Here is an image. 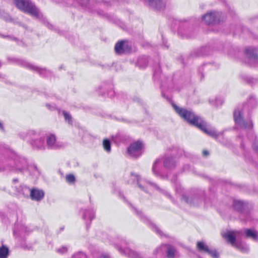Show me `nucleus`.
I'll return each instance as SVG.
<instances>
[{"mask_svg": "<svg viewBox=\"0 0 258 258\" xmlns=\"http://www.w3.org/2000/svg\"><path fill=\"white\" fill-rule=\"evenodd\" d=\"M172 106L176 112L190 124L196 126L206 134L215 139H217L219 137L220 134L217 133L214 128L207 126L206 123L202 118L196 115L191 110L179 107L174 103H172Z\"/></svg>", "mask_w": 258, "mask_h": 258, "instance_id": "f257e3e1", "label": "nucleus"}, {"mask_svg": "<svg viewBox=\"0 0 258 258\" xmlns=\"http://www.w3.org/2000/svg\"><path fill=\"white\" fill-rule=\"evenodd\" d=\"M27 161L24 157L17 156L14 161H0V171L15 170L23 171L27 169Z\"/></svg>", "mask_w": 258, "mask_h": 258, "instance_id": "f03ea898", "label": "nucleus"}, {"mask_svg": "<svg viewBox=\"0 0 258 258\" xmlns=\"http://www.w3.org/2000/svg\"><path fill=\"white\" fill-rule=\"evenodd\" d=\"M14 1L16 7L22 11L38 19H43L42 14L30 0H14Z\"/></svg>", "mask_w": 258, "mask_h": 258, "instance_id": "7ed1b4c3", "label": "nucleus"}, {"mask_svg": "<svg viewBox=\"0 0 258 258\" xmlns=\"http://www.w3.org/2000/svg\"><path fill=\"white\" fill-rule=\"evenodd\" d=\"M130 177L131 179L128 181V183L132 184L137 182L139 187L142 190L147 192V189L148 186H151L162 192L169 199H172L171 195L167 191L161 189L158 185L153 182L146 180H142L139 175L132 172L130 175Z\"/></svg>", "mask_w": 258, "mask_h": 258, "instance_id": "20e7f679", "label": "nucleus"}, {"mask_svg": "<svg viewBox=\"0 0 258 258\" xmlns=\"http://www.w3.org/2000/svg\"><path fill=\"white\" fill-rule=\"evenodd\" d=\"M24 139L29 140L30 144L34 149L44 150L46 145L45 139L43 137H39V133L34 130H29L26 133L22 135Z\"/></svg>", "mask_w": 258, "mask_h": 258, "instance_id": "39448f33", "label": "nucleus"}, {"mask_svg": "<svg viewBox=\"0 0 258 258\" xmlns=\"http://www.w3.org/2000/svg\"><path fill=\"white\" fill-rule=\"evenodd\" d=\"M234 119L235 124L240 128L244 129H251L253 124L250 120L245 121L243 117V107H238L235 109L233 113Z\"/></svg>", "mask_w": 258, "mask_h": 258, "instance_id": "423d86ee", "label": "nucleus"}, {"mask_svg": "<svg viewBox=\"0 0 258 258\" xmlns=\"http://www.w3.org/2000/svg\"><path fill=\"white\" fill-rule=\"evenodd\" d=\"M143 144L140 141L132 143L127 148V154L132 158H137L143 153Z\"/></svg>", "mask_w": 258, "mask_h": 258, "instance_id": "0eeeda50", "label": "nucleus"}, {"mask_svg": "<svg viewBox=\"0 0 258 258\" xmlns=\"http://www.w3.org/2000/svg\"><path fill=\"white\" fill-rule=\"evenodd\" d=\"M9 60L12 62H15L20 64L24 67H26L29 69L32 70L34 71L38 72L41 75H44L45 76H47V74L49 73V71H47L45 69L39 68L37 67H36L28 62H26L23 60L15 58H9Z\"/></svg>", "mask_w": 258, "mask_h": 258, "instance_id": "6e6552de", "label": "nucleus"}, {"mask_svg": "<svg viewBox=\"0 0 258 258\" xmlns=\"http://www.w3.org/2000/svg\"><path fill=\"white\" fill-rule=\"evenodd\" d=\"M247 205L245 203L239 200H234L233 203L234 209L240 213V219L247 221L249 220V213L245 211Z\"/></svg>", "mask_w": 258, "mask_h": 258, "instance_id": "1a4fd4ad", "label": "nucleus"}, {"mask_svg": "<svg viewBox=\"0 0 258 258\" xmlns=\"http://www.w3.org/2000/svg\"><path fill=\"white\" fill-rule=\"evenodd\" d=\"M182 199L190 205L197 206L202 203L203 197L201 194L197 192L186 193L182 195Z\"/></svg>", "mask_w": 258, "mask_h": 258, "instance_id": "9d476101", "label": "nucleus"}, {"mask_svg": "<svg viewBox=\"0 0 258 258\" xmlns=\"http://www.w3.org/2000/svg\"><path fill=\"white\" fill-rule=\"evenodd\" d=\"M221 13L216 11L207 13L203 16V20L207 24H215L220 21Z\"/></svg>", "mask_w": 258, "mask_h": 258, "instance_id": "9b49d317", "label": "nucleus"}, {"mask_svg": "<svg viewBox=\"0 0 258 258\" xmlns=\"http://www.w3.org/2000/svg\"><path fill=\"white\" fill-rule=\"evenodd\" d=\"M146 5L157 10H163L166 7L167 0H143Z\"/></svg>", "mask_w": 258, "mask_h": 258, "instance_id": "f8f14e48", "label": "nucleus"}, {"mask_svg": "<svg viewBox=\"0 0 258 258\" xmlns=\"http://www.w3.org/2000/svg\"><path fill=\"white\" fill-rule=\"evenodd\" d=\"M45 145L47 148L51 149H58L62 146L59 142L56 141V137L53 134L46 135Z\"/></svg>", "mask_w": 258, "mask_h": 258, "instance_id": "ddd939ff", "label": "nucleus"}, {"mask_svg": "<svg viewBox=\"0 0 258 258\" xmlns=\"http://www.w3.org/2000/svg\"><path fill=\"white\" fill-rule=\"evenodd\" d=\"M136 214L138 215L141 219L143 221H146L147 223L149 225L150 227L154 231H155L157 234L160 235V236H162L164 234L162 232V231L159 229V228H158L154 224L151 223L150 221H149L147 217L143 215L142 211H139L137 209L133 208Z\"/></svg>", "mask_w": 258, "mask_h": 258, "instance_id": "4468645a", "label": "nucleus"}, {"mask_svg": "<svg viewBox=\"0 0 258 258\" xmlns=\"http://www.w3.org/2000/svg\"><path fill=\"white\" fill-rule=\"evenodd\" d=\"M245 53L250 64L258 61V48H248L245 50Z\"/></svg>", "mask_w": 258, "mask_h": 258, "instance_id": "2eb2a0df", "label": "nucleus"}, {"mask_svg": "<svg viewBox=\"0 0 258 258\" xmlns=\"http://www.w3.org/2000/svg\"><path fill=\"white\" fill-rule=\"evenodd\" d=\"M239 233V231H227L224 233L222 236L225 239H227L232 246H234L238 242L236 241V237Z\"/></svg>", "mask_w": 258, "mask_h": 258, "instance_id": "dca6fc26", "label": "nucleus"}, {"mask_svg": "<svg viewBox=\"0 0 258 258\" xmlns=\"http://www.w3.org/2000/svg\"><path fill=\"white\" fill-rule=\"evenodd\" d=\"M176 164V161L173 157H166L163 161L164 167L168 169H173Z\"/></svg>", "mask_w": 258, "mask_h": 258, "instance_id": "f3484780", "label": "nucleus"}, {"mask_svg": "<svg viewBox=\"0 0 258 258\" xmlns=\"http://www.w3.org/2000/svg\"><path fill=\"white\" fill-rule=\"evenodd\" d=\"M161 159L160 158L157 159L154 162L152 166V172L153 174L159 177H163V174L160 170V165L161 163Z\"/></svg>", "mask_w": 258, "mask_h": 258, "instance_id": "a211bd4d", "label": "nucleus"}, {"mask_svg": "<svg viewBox=\"0 0 258 258\" xmlns=\"http://www.w3.org/2000/svg\"><path fill=\"white\" fill-rule=\"evenodd\" d=\"M44 192L41 190L33 189L30 192V197L33 200L40 201L43 198Z\"/></svg>", "mask_w": 258, "mask_h": 258, "instance_id": "6ab92c4d", "label": "nucleus"}, {"mask_svg": "<svg viewBox=\"0 0 258 258\" xmlns=\"http://www.w3.org/2000/svg\"><path fill=\"white\" fill-rule=\"evenodd\" d=\"M165 249L167 258H174L176 250L173 246L166 244Z\"/></svg>", "mask_w": 258, "mask_h": 258, "instance_id": "aec40b11", "label": "nucleus"}, {"mask_svg": "<svg viewBox=\"0 0 258 258\" xmlns=\"http://www.w3.org/2000/svg\"><path fill=\"white\" fill-rule=\"evenodd\" d=\"M82 212L84 220L88 219L91 221L95 217V212L93 210H82Z\"/></svg>", "mask_w": 258, "mask_h": 258, "instance_id": "412c9836", "label": "nucleus"}, {"mask_svg": "<svg viewBox=\"0 0 258 258\" xmlns=\"http://www.w3.org/2000/svg\"><path fill=\"white\" fill-rule=\"evenodd\" d=\"M166 244H162L157 247L153 252V254L156 257H161L165 252Z\"/></svg>", "mask_w": 258, "mask_h": 258, "instance_id": "4be33fe9", "label": "nucleus"}, {"mask_svg": "<svg viewBox=\"0 0 258 258\" xmlns=\"http://www.w3.org/2000/svg\"><path fill=\"white\" fill-rule=\"evenodd\" d=\"M244 233L246 237L251 238L254 240H256L257 239L258 235L257 232L255 230L247 229L244 230Z\"/></svg>", "mask_w": 258, "mask_h": 258, "instance_id": "5701e85b", "label": "nucleus"}, {"mask_svg": "<svg viewBox=\"0 0 258 258\" xmlns=\"http://www.w3.org/2000/svg\"><path fill=\"white\" fill-rule=\"evenodd\" d=\"M114 49L116 53L118 54H123L125 52L123 41L118 42L116 43Z\"/></svg>", "mask_w": 258, "mask_h": 258, "instance_id": "b1692460", "label": "nucleus"}, {"mask_svg": "<svg viewBox=\"0 0 258 258\" xmlns=\"http://www.w3.org/2000/svg\"><path fill=\"white\" fill-rule=\"evenodd\" d=\"M206 48L203 47L194 50L190 53V56L194 57L205 55L204 50Z\"/></svg>", "mask_w": 258, "mask_h": 258, "instance_id": "393cba45", "label": "nucleus"}, {"mask_svg": "<svg viewBox=\"0 0 258 258\" xmlns=\"http://www.w3.org/2000/svg\"><path fill=\"white\" fill-rule=\"evenodd\" d=\"M148 58L145 56H142L140 57L137 61V65L141 68H145L148 64Z\"/></svg>", "mask_w": 258, "mask_h": 258, "instance_id": "a878e982", "label": "nucleus"}, {"mask_svg": "<svg viewBox=\"0 0 258 258\" xmlns=\"http://www.w3.org/2000/svg\"><path fill=\"white\" fill-rule=\"evenodd\" d=\"M233 246L235 247L243 252H247L249 248L246 244L238 241Z\"/></svg>", "mask_w": 258, "mask_h": 258, "instance_id": "bb28decb", "label": "nucleus"}, {"mask_svg": "<svg viewBox=\"0 0 258 258\" xmlns=\"http://www.w3.org/2000/svg\"><path fill=\"white\" fill-rule=\"evenodd\" d=\"M197 246L199 251L204 252H207L209 248L207 245L202 241H198L197 244Z\"/></svg>", "mask_w": 258, "mask_h": 258, "instance_id": "cd10ccee", "label": "nucleus"}, {"mask_svg": "<svg viewBox=\"0 0 258 258\" xmlns=\"http://www.w3.org/2000/svg\"><path fill=\"white\" fill-rule=\"evenodd\" d=\"M171 181L174 184L176 192L181 194L182 192V188L179 182L177 180V177L174 176V177L171 179Z\"/></svg>", "mask_w": 258, "mask_h": 258, "instance_id": "c85d7f7f", "label": "nucleus"}, {"mask_svg": "<svg viewBox=\"0 0 258 258\" xmlns=\"http://www.w3.org/2000/svg\"><path fill=\"white\" fill-rule=\"evenodd\" d=\"M31 190L25 185H21L20 189L18 191L25 196H28L29 195H30Z\"/></svg>", "mask_w": 258, "mask_h": 258, "instance_id": "c756f323", "label": "nucleus"}, {"mask_svg": "<svg viewBox=\"0 0 258 258\" xmlns=\"http://www.w3.org/2000/svg\"><path fill=\"white\" fill-rule=\"evenodd\" d=\"M9 254V249L5 246L0 247V258H7Z\"/></svg>", "mask_w": 258, "mask_h": 258, "instance_id": "7c9ffc66", "label": "nucleus"}, {"mask_svg": "<svg viewBox=\"0 0 258 258\" xmlns=\"http://www.w3.org/2000/svg\"><path fill=\"white\" fill-rule=\"evenodd\" d=\"M103 146L104 150L107 152H110L111 151L110 142L108 139H104L103 142Z\"/></svg>", "mask_w": 258, "mask_h": 258, "instance_id": "2f4dec72", "label": "nucleus"}, {"mask_svg": "<svg viewBox=\"0 0 258 258\" xmlns=\"http://www.w3.org/2000/svg\"><path fill=\"white\" fill-rule=\"evenodd\" d=\"M124 138L123 135L120 134H118L116 135L115 137H114V143L118 144L120 142H123Z\"/></svg>", "mask_w": 258, "mask_h": 258, "instance_id": "473e14b6", "label": "nucleus"}, {"mask_svg": "<svg viewBox=\"0 0 258 258\" xmlns=\"http://www.w3.org/2000/svg\"><path fill=\"white\" fill-rule=\"evenodd\" d=\"M206 253H208L213 258H218L219 257V254L215 249H210L209 248Z\"/></svg>", "mask_w": 258, "mask_h": 258, "instance_id": "72a5a7b5", "label": "nucleus"}, {"mask_svg": "<svg viewBox=\"0 0 258 258\" xmlns=\"http://www.w3.org/2000/svg\"><path fill=\"white\" fill-rule=\"evenodd\" d=\"M256 100L254 96H250L248 100V105L251 107H253L256 105Z\"/></svg>", "mask_w": 258, "mask_h": 258, "instance_id": "f704fd0d", "label": "nucleus"}, {"mask_svg": "<svg viewBox=\"0 0 258 258\" xmlns=\"http://www.w3.org/2000/svg\"><path fill=\"white\" fill-rule=\"evenodd\" d=\"M66 179L67 181L70 183H73L75 181V177L73 174H68L66 175Z\"/></svg>", "mask_w": 258, "mask_h": 258, "instance_id": "c9c22d12", "label": "nucleus"}, {"mask_svg": "<svg viewBox=\"0 0 258 258\" xmlns=\"http://www.w3.org/2000/svg\"><path fill=\"white\" fill-rule=\"evenodd\" d=\"M63 115L64 117L66 120L68 121L69 123L72 124V120L71 115L65 111H62Z\"/></svg>", "mask_w": 258, "mask_h": 258, "instance_id": "e433bc0d", "label": "nucleus"}, {"mask_svg": "<svg viewBox=\"0 0 258 258\" xmlns=\"http://www.w3.org/2000/svg\"><path fill=\"white\" fill-rule=\"evenodd\" d=\"M73 258H87V257L84 253L79 252L73 255Z\"/></svg>", "mask_w": 258, "mask_h": 258, "instance_id": "4c0bfd02", "label": "nucleus"}, {"mask_svg": "<svg viewBox=\"0 0 258 258\" xmlns=\"http://www.w3.org/2000/svg\"><path fill=\"white\" fill-rule=\"evenodd\" d=\"M68 250V249L65 246H62V247L58 248L56 250L57 252L60 253H64L66 252Z\"/></svg>", "mask_w": 258, "mask_h": 258, "instance_id": "58836bf2", "label": "nucleus"}, {"mask_svg": "<svg viewBox=\"0 0 258 258\" xmlns=\"http://www.w3.org/2000/svg\"><path fill=\"white\" fill-rule=\"evenodd\" d=\"M118 195L119 197L122 198L125 202H126L129 205L132 206L131 203H130L128 201H127V200L125 199V197L123 196V195L121 194V193L120 191L118 192Z\"/></svg>", "mask_w": 258, "mask_h": 258, "instance_id": "ea45409f", "label": "nucleus"}, {"mask_svg": "<svg viewBox=\"0 0 258 258\" xmlns=\"http://www.w3.org/2000/svg\"><path fill=\"white\" fill-rule=\"evenodd\" d=\"M82 6H86L89 2L90 0H79Z\"/></svg>", "mask_w": 258, "mask_h": 258, "instance_id": "a19ab883", "label": "nucleus"}, {"mask_svg": "<svg viewBox=\"0 0 258 258\" xmlns=\"http://www.w3.org/2000/svg\"><path fill=\"white\" fill-rule=\"evenodd\" d=\"M203 155L204 156H207L209 155V152L207 150H204L203 151Z\"/></svg>", "mask_w": 258, "mask_h": 258, "instance_id": "79ce46f5", "label": "nucleus"}, {"mask_svg": "<svg viewBox=\"0 0 258 258\" xmlns=\"http://www.w3.org/2000/svg\"><path fill=\"white\" fill-rule=\"evenodd\" d=\"M99 258H108V256L105 255H102L100 256Z\"/></svg>", "mask_w": 258, "mask_h": 258, "instance_id": "37998d69", "label": "nucleus"}, {"mask_svg": "<svg viewBox=\"0 0 258 258\" xmlns=\"http://www.w3.org/2000/svg\"><path fill=\"white\" fill-rule=\"evenodd\" d=\"M8 37L10 38L11 39V40H14V41H16L17 40V39L16 38L11 37Z\"/></svg>", "mask_w": 258, "mask_h": 258, "instance_id": "c03bdc74", "label": "nucleus"}, {"mask_svg": "<svg viewBox=\"0 0 258 258\" xmlns=\"http://www.w3.org/2000/svg\"><path fill=\"white\" fill-rule=\"evenodd\" d=\"M216 103H217L218 104H222V102H223V101H221V102H219H219H218V99H216Z\"/></svg>", "mask_w": 258, "mask_h": 258, "instance_id": "a18cd8bd", "label": "nucleus"}, {"mask_svg": "<svg viewBox=\"0 0 258 258\" xmlns=\"http://www.w3.org/2000/svg\"><path fill=\"white\" fill-rule=\"evenodd\" d=\"M0 128L3 130V126L2 124L0 122Z\"/></svg>", "mask_w": 258, "mask_h": 258, "instance_id": "49530a36", "label": "nucleus"}, {"mask_svg": "<svg viewBox=\"0 0 258 258\" xmlns=\"http://www.w3.org/2000/svg\"><path fill=\"white\" fill-rule=\"evenodd\" d=\"M179 151H180V152L181 153V152H184V151H183L182 150H181V149H180V150H179Z\"/></svg>", "mask_w": 258, "mask_h": 258, "instance_id": "de8ad7c7", "label": "nucleus"}, {"mask_svg": "<svg viewBox=\"0 0 258 258\" xmlns=\"http://www.w3.org/2000/svg\"><path fill=\"white\" fill-rule=\"evenodd\" d=\"M179 31V32H181V27L180 28V29Z\"/></svg>", "mask_w": 258, "mask_h": 258, "instance_id": "09e8293b", "label": "nucleus"}, {"mask_svg": "<svg viewBox=\"0 0 258 258\" xmlns=\"http://www.w3.org/2000/svg\"><path fill=\"white\" fill-rule=\"evenodd\" d=\"M241 147L243 148V145H241Z\"/></svg>", "mask_w": 258, "mask_h": 258, "instance_id": "8fccbe9b", "label": "nucleus"}]
</instances>
